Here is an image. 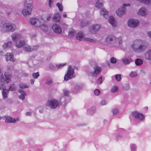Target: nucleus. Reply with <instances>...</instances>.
Returning a JSON list of instances; mask_svg holds the SVG:
<instances>
[{
  "instance_id": "nucleus-31",
  "label": "nucleus",
  "mask_w": 151,
  "mask_h": 151,
  "mask_svg": "<svg viewBox=\"0 0 151 151\" xmlns=\"http://www.w3.org/2000/svg\"><path fill=\"white\" fill-rule=\"evenodd\" d=\"M25 44V41L23 40H20L19 42L16 43V46L18 48H20Z\"/></svg>"
},
{
  "instance_id": "nucleus-28",
  "label": "nucleus",
  "mask_w": 151,
  "mask_h": 151,
  "mask_svg": "<svg viewBox=\"0 0 151 151\" xmlns=\"http://www.w3.org/2000/svg\"><path fill=\"white\" fill-rule=\"evenodd\" d=\"M9 92V90L8 89H3L2 91V94L3 98L6 99L7 98V94Z\"/></svg>"
},
{
  "instance_id": "nucleus-60",
  "label": "nucleus",
  "mask_w": 151,
  "mask_h": 151,
  "mask_svg": "<svg viewBox=\"0 0 151 151\" xmlns=\"http://www.w3.org/2000/svg\"><path fill=\"white\" fill-rule=\"evenodd\" d=\"M26 115L27 116H30L31 115V113L30 112H28L26 113Z\"/></svg>"
},
{
  "instance_id": "nucleus-51",
  "label": "nucleus",
  "mask_w": 151,
  "mask_h": 151,
  "mask_svg": "<svg viewBox=\"0 0 151 151\" xmlns=\"http://www.w3.org/2000/svg\"><path fill=\"white\" fill-rule=\"evenodd\" d=\"M94 93L95 95L98 96L100 93V91L99 89H96L94 90Z\"/></svg>"
},
{
  "instance_id": "nucleus-34",
  "label": "nucleus",
  "mask_w": 151,
  "mask_h": 151,
  "mask_svg": "<svg viewBox=\"0 0 151 151\" xmlns=\"http://www.w3.org/2000/svg\"><path fill=\"white\" fill-rule=\"evenodd\" d=\"M95 108L94 107L90 108L87 111L88 114L89 115L93 114L95 113Z\"/></svg>"
},
{
  "instance_id": "nucleus-16",
  "label": "nucleus",
  "mask_w": 151,
  "mask_h": 151,
  "mask_svg": "<svg viewBox=\"0 0 151 151\" xmlns=\"http://www.w3.org/2000/svg\"><path fill=\"white\" fill-rule=\"evenodd\" d=\"M19 119L18 118H13L10 116H7L6 117L5 121L7 123H15L17 121H18Z\"/></svg>"
},
{
  "instance_id": "nucleus-29",
  "label": "nucleus",
  "mask_w": 151,
  "mask_h": 151,
  "mask_svg": "<svg viewBox=\"0 0 151 151\" xmlns=\"http://www.w3.org/2000/svg\"><path fill=\"white\" fill-rule=\"evenodd\" d=\"M101 0H98L97 2L95 4V6L98 8H101L103 7V4L101 2Z\"/></svg>"
},
{
  "instance_id": "nucleus-49",
  "label": "nucleus",
  "mask_w": 151,
  "mask_h": 151,
  "mask_svg": "<svg viewBox=\"0 0 151 151\" xmlns=\"http://www.w3.org/2000/svg\"><path fill=\"white\" fill-rule=\"evenodd\" d=\"M116 59L114 57H112L110 59V62L111 63L115 64L116 63Z\"/></svg>"
},
{
  "instance_id": "nucleus-53",
  "label": "nucleus",
  "mask_w": 151,
  "mask_h": 151,
  "mask_svg": "<svg viewBox=\"0 0 151 151\" xmlns=\"http://www.w3.org/2000/svg\"><path fill=\"white\" fill-rule=\"evenodd\" d=\"M137 75V74L135 72H132L130 73L129 76L131 77H134L136 76Z\"/></svg>"
},
{
  "instance_id": "nucleus-62",
  "label": "nucleus",
  "mask_w": 151,
  "mask_h": 151,
  "mask_svg": "<svg viewBox=\"0 0 151 151\" xmlns=\"http://www.w3.org/2000/svg\"><path fill=\"white\" fill-rule=\"evenodd\" d=\"M30 81L31 83L32 84H33L34 83V80L33 79H32L30 80Z\"/></svg>"
},
{
  "instance_id": "nucleus-42",
  "label": "nucleus",
  "mask_w": 151,
  "mask_h": 151,
  "mask_svg": "<svg viewBox=\"0 0 151 151\" xmlns=\"http://www.w3.org/2000/svg\"><path fill=\"white\" fill-rule=\"evenodd\" d=\"M16 89V87L14 84H12L8 90L10 91H13L15 90Z\"/></svg>"
},
{
  "instance_id": "nucleus-63",
  "label": "nucleus",
  "mask_w": 151,
  "mask_h": 151,
  "mask_svg": "<svg viewBox=\"0 0 151 151\" xmlns=\"http://www.w3.org/2000/svg\"><path fill=\"white\" fill-rule=\"evenodd\" d=\"M106 63L107 65H108L109 66H110V62L109 61H107L106 62Z\"/></svg>"
},
{
  "instance_id": "nucleus-58",
  "label": "nucleus",
  "mask_w": 151,
  "mask_h": 151,
  "mask_svg": "<svg viewBox=\"0 0 151 151\" xmlns=\"http://www.w3.org/2000/svg\"><path fill=\"white\" fill-rule=\"evenodd\" d=\"M81 24L82 27H83L84 26H85L87 24V23H86L85 22H81Z\"/></svg>"
},
{
  "instance_id": "nucleus-1",
  "label": "nucleus",
  "mask_w": 151,
  "mask_h": 151,
  "mask_svg": "<svg viewBox=\"0 0 151 151\" xmlns=\"http://www.w3.org/2000/svg\"><path fill=\"white\" fill-rule=\"evenodd\" d=\"M147 45L141 40H134L131 45V47L133 51L137 53H141L147 48Z\"/></svg>"
},
{
  "instance_id": "nucleus-10",
  "label": "nucleus",
  "mask_w": 151,
  "mask_h": 151,
  "mask_svg": "<svg viewBox=\"0 0 151 151\" xmlns=\"http://www.w3.org/2000/svg\"><path fill=\"white\" fill-rule=\"evenodd\" d=\"M52 29L54 32L58 34H60L62 32V29L60 26L56 24H53L52 26Z\"/></svg>"
},
{
  "instance_id": "nucleus-57",
  "label": "nucleus",
  "mask_w": 151,
  "mask_h": 151,
  "mask_svg": "<svg viewBox=\"0 0 151 151\" xmlns=\"http://www.w3.org/2000/svg\"><path fill=\"white\" fill-rule=\"evenodd\" d=\"M54 0H49V2H48V5L50 7H51V4H52L53 2V1Z\"/></svg>"
},
{
  "instance_id": "nucleus-52",
  "label": "nucleus",
  "mask_w": 151,
  "mask_h": 151,
  "mask_svg": "<svg viewBox=\"0 0 151 151\" xmlns=\"http://www.w3.org/2000/svg\"><path fill=\"white\" fill-rule=\"evenodd\" d=\"M97 83L99 84H101L102 83V77L101 76L99 77L97 81Z\"/></svg>"
},
{
  "instance_id": "nucleus-35",
  "label": "nucleus",
  "mask_w": 151,
  "mask_h": 151,
  "mask_svg": "<svg viewBox=\"0 0 151 151\" xmlns=\"http://www.w3.org/2000/svg\"><path fill=\"white\" fill-rule=\"evenodd\" d=\"M66 64V63L56 64L55 65L56 67L58 69H60L65 66Z\"/></svg>"
},
{
  "instance_id": "nucleus-56",
  "label": "nucleus",
  "mask_w": 151,
  "mask_h": 151,
  "mask_svg": "<svg viewBox=\"0 0 151 151\" xmlns=\"http://www.w3.org/2000/svg\"><path fill=\"white\" fill-rule=\"evenodd\" d=\"M38 47L39 46L37 45L33 46V47H32V51L37 50L38 49Z\"/></svg>"
},
{
  "instance_id": "nucleus-45",
  "label": "nucleus",
  "mask_w": 151,
  "mask_h": 151,
  "mask_svg": "<svg viewBox=\"0 0 151 151\" xmlns=\"http://www.w3.org/2000/svg\"><path fill=\"white\" fill-rule=\"evenodd\" d=\"M32 76L34 78L37 79L40 76V74L38 72L35 73H32Z\"/></svg>"
},
{
  "instance_id": "nucleus-39",
  "label": "nucleus",
  "mask_w": 151,
  "mask_h": 151,
  "mask_svg": "<svg viewBox=\"0 0 151 151\" xmlns=\"http://www.w3.org/2000/svg\"><path fill=\"white\" fill-rule=\"evenodd\" d=\"M130 147L131 151H136L137 147L135 144H132L130 145Z\"/></svg>"
},
{
  "instance_id": "nucleus-54",
  "label": "nucleus",
  "mask_w": 151,
  "mask_h": 151,
  "mask_svg": "<svg viewBox=\"0 0 151 151\" xmlns=\"http://www.w3.org/2000/svg\"><path fill=\"white\" fill-rule=\"evenodd\" d=\"M49 68L51 70H54L55 69V66L52 64H50L49 65Z\"/></svg>"
},
{
  "instance_id": "nucleus-44",
  "label": "nucleus",
  "mask_w": 151,
  "mask_h": 151,
  "mask_svg": "<svg viewBox=\"0 0 151 151\" xmlns=\"http://www.w3.org/2000/svg\"><path fill=\"white\" fill-rule=\"evenodd\" d=\"M111 111L113 115H116L119 112V111L118 109L114 108Z\"/></svg>"
},
{
  "instance_id": "nucleus-17",
  "label": "nucleus",
  "mask_w": 151,
  "mask_h": 151,
  "mask_svg": "<svg viewBox=\"0 0 151 151\" xmlns=\"http://www.w3.org/2000/svg\"><path fill=\"white\" fill-rule=\"evenodd\" d=\"M144 58L146 60H151V50H149L145 53Z\"/></svg>"
},
{
  "instance_id": "nucleus-8",
  "label": "nucleus",
  "mask_w": 151,
  "mask_h": 151,
  "mask_svg": "<svg viewBox=\"0 0 151 151\" xmlns=\"http://www.w3.org/2000/svg\"><path fill=\"white\" fill-rule=\"evenodd\" d=\"M132 116L134 117V120L136 123L142 121L144 118V116L142 114L137 111H134L132 113Z\"/></svg>"
},
{
  "instance_id": "nucleus-15",
  "label": "nucleus",
  "mask_w": 151,
  "mask_h": 151,
  "mask_svg": "<svg viewBox=\"0 0 151 151\" xmlns=\"http://www.w3.org/2000/svg\"><path fill=\"white\" fill-rule=\"evenodd\" d=\"M31 24L35 25L36 27L41 26V23L39 20L37 18H32L30 21Z\"/></svg>"
},
{
  "instance_id": "nucleus-23",
  "label": "nucleus",
  "mask_w": 151,
  "mask_h": 151,
  "mask_svg": "<svg viewBox=\"0 0 151 151\" xmlns=\"http://www.w3.org/2000/svg\"><path fill=\"white\" fill-rule=\"evenodd\" d=\"M18 91L21 94V95L19 96V99L22 100H24L25 99V96L26 95V93L23 90L20 89L18 90Z\"/></svg>"
},
{
  "instance_id": "nucleus-3",
  "label": "nucleus",
  "mask_w": 151,
  "mask_h": 151,
  "mask_svg": "<svg viewBox=\"0 0 151 151\" xmlns=\"http://www.w3.org/2000/svg\"><path fill=\"white\" fill-rule=\"evenodd\" d=\"M102 68L98 66H96L93 68H89L86 71V73L89 76L96 77L102 71Z\"/></svg>"
},
{
  "instance_id": "nucleus-14",
  "label": "nucleus",
  "mask_w": 151,
  "mask_h": 151,
  "mask_svg": "<svg viewBox=\"0 0 151 151\" xmlns=\"http://www.w3.org/2000/svg\"><path fill=\"white\" fill-rule=\"evenodd\" d=\"M116 37L114 35H109L106 37V41L112 46L114 41L116 40Z\"/></svg>"
},
{
  "instance_id": "nucleus-48",
  "label": "nucleus",
  "mask_w": 151,
  "mask_h": 151,
  "mask_svg": "<svg viewBox=\"0 0 151 151\" xmlns=\"http://www.w3.org/2000/svg\"><path fill=\"white\" fill-rule=\"evenodd\" d=\"M115 78L118 81H119L121 79V75L120 74H116L115 76Z\"/></svg>"
},
{
  "instance_id": "nucleus-47",
  "label": "nucleus",
  "mask_w": 151,
  "mask_h": 151,
  "mask_svg": "<svg viewBox=\"0 0 151 151\" xmlns=\"http://www.w3.org/2000/svg\"><path fill=\"white\" fill-rule=\"evenodd\" d=\"M20 88L22 89H23L24 88H27L28 87V86L25 84L23 83H20L19 85Z\"/></svg>"
},
{
  "instance_id": "nucleus-2",
  "label": "nucleus",
  "mask_w": 151,
  "mask_h": 151,
  "mask_svg": "<svg viewBox=\"0 0 151 151\" xmlns=\"http://www.w3.org/2000/svg\"><path fill=\"white\" fill-rule=\"evenodd\" d=\"M32 0H26L24 2V9L22 10V13L24 16H28L31 13L33 6Z\"/></svg>"
},
{
  "instance_id": "nucleus-59",
  "label": "nucleus",
  "mask_w": 151,
  "mask_h": 151,
  "mask_svg": "<svg viewBox=\"0 0 151 151\" xmlns=\"http://www.w3.org/2000/svg\"><path fill=\"white\" fill-rule=\"evenodd\" d=\"M147 36L150 37V38H151V31H149L147 33Z\"/></svg>"
},
{
  "instance_id": "nucleus-32",
  "label": "nucleus",
  "mask_w": 151,
  "mask_h": 151,
  "mask_svg": "<svg viewBox=\"0 0 151 151\" xmlns=\"http://www.w3.org/2000/svg\"><path fill=\"white\" fill-rule=\"evenodd\" d=\"M135 62L136 65L140 66L142 64L143 61L140 59L137 58L135 60Z\"/></svg>"
},
{
  "instance_id": "nucleus-13",
  "label": "nucleus",
  "mask_w": 151,
  "mask_h": 151,
  "mask_svg": "<svg viewBox=\"0 0 151 151\" xmlns=\"http://www.w3.org/2000/svg\"><path fill=\"white\" fill-rule=\"evenodd\" d=\"M138 20L134 19H129L128 22V24L129 26L132 27H137L139 24Z\"/></svg>"
},
{
  "instance_id": "nucleus-19",
  "label": "nucleus",
  "mask_w": 151,
  "mask_h": 151,
  "mask_svg": "<svg viewBox=\"0 0 151 151\" xmlns=\"http://www.w3.org/2000/svg\"><path fill=\"white\" fill-rule=\"evenodd\" d=\"M108 13V12L104 8L102 9L100 12L101 15H102L106 19H108L109 17Z\"/></svg>"
},
{
  "instance_id": "nucleus-27",
  "label": "nucleus",
  "mask_w": 151,
  "mask_h": 151,
  "mask_svg": "<svg viewBox=\"0 0 151 151\" xmlns=\"http://www.w3.org/2000/svg\"><path fill=\"white\" fill-rule=\"evenodd\" d=\"M109 23L111 24L113 27H115L116 25L114 18L113 17H110L109 19Z\"/></svg>"
},
{
  "instance_id": "nucleus-41",
  "label": "nucleus",
  "mask_w": 151,
  "mask_h": 151,
  "mask_svg": "<svg viewBox=\"0 0 151 151\" xmlns=\"http://www.w3.org/2000/svg\"><path fill=\"white\" fill-rule=\"evenodd\" d=\"M118 87L116 86H115L112 88L111 91L112 92L114 93L118 91Z\"/></svg>"
},
{
  "instance_id": "nucleus-11",
  "label": "nucleus",
  "mask_w": 151,
  "mask_h": 151,
  "mask_svg": "<svg viewBox=\"0 0 151 151\" xmlns=\"http://www.w3.org/2000/svg\"><path fill=\"white\" fill-rule=\"evenodd\" d=\"M101 25L97 24L92 25L90 28V31L91 34H95L100 29Z\"/></svg>"
},
{
  "instance_id": "nucleus-38",
  "label": "nucleus",
  "mask_w": 151,
  "mask_h": 151,
  "mask_svg": "<svg viewBox=\"0 0 151 151\" xmlns=\"http://www.w3.org/2000/svg\"><path fill=\"white\" fill-rule=\"evenodd\" d=\"M75 33V30L73 29H71L69 30L68 36L69 37H72Z\"/></svg>"
},
{
  "instance_id": "nucleus-55",
  "label": "nucleus",
  "mask_w": 151,
  "mask_h": 151,
  "mask_svg": "<svg viewBox=\"0 0 151 151\" xmlns=\"http://www.w3.org/2000/svg\"><path fill=\"white\" fill-rule=\"evenodd\" d=\"M107 102L104 100H102L100 102V104L102 105H104L106 104Z\"/></svg>"
},
{
  "instance_id": "nucleus-33",
  "label": "nucleus",
  "mask_w": 151,
  "mask_h": 151,
  "mask_svg": "<svg viewBox=\"0 0 151 151\" xmlns=\"http://www.w3.org/2000/svg\"><path fill=\"white\" fill-rule=\"evenodd\" d=\"M138 1L147 5H151V0H138Z\"/></svg>"
},
{
  "instance_id": "nucleus-64",
  "label": "nucleus",
  "mask_w": 151,
  "mask_h": 151,
  "mask_svg": "<svg viewBox=\"0 0 151 151\" xmlns=\"http://www.w3.org/2000/svg\"><path fill=\"white\" fill-rule=\"evenodd\" d=\"M51 17L50 16H48L47 17V19L48 20H49L51 18Z\"/></svg>"
},
{
  "instance_id": "nucleus-5",
  "label": "nucleus",
  "mask_w": 151,
  "mask_h": 151,
  "mask_svg": "<svg viewBox=\"0 0 151 151\" xmlns=\"http://www.w3.org/2000/svg\"><path fill=\"white\" fill-rule=\"evenodd\" d=\"M12 77V76L10 73L5 72L4 75L2 74L1 75L0 79L1 83L3 85L6 83L7 84L11 81Z\"/></svg>"
},
{
  "instance_id": "nucleus-6",
  "label": "nucleus",
  "mask_w": 151,
  "mask_h": 151,
  "mask_svg": "<svg viewBox=\"0 0 151 151\" xmlns=\"http://www.w3.org/2000/svg\"><path fill=\"white\" fill-rule=\"evenodd\" d=\"M3 28L4 31L8 32H13L16 28V26L10 23H6L3 24Z\"/></svg>"
},
{
  "instance_id": "nucleus-18",
  "label": "nucleus",
  "mask_w": 151,
  "mask_h": 151,
  "mask_svg": "<svg viewBox=\"0 0 151 151\" xmlns=\"http://www.w3.org/2000/svg\"><path fill=\"white\" fill-rule=\"evenodd\" d=\"M5 56L7 61L10 60L12 61H14V57L12 53H7L6 55Z\"/></svg>"
},
{
  "instance_id": "nucleus-9",
  "label": "nucleus",
  "mask_w": 151,
  "mask_h": 151,
  "mask_svg": "<svg viewBox=\"0 0 151 151\" xmlns=\"http://www.w3.org/2000/svg\"><path fill=\"white\" fill-rule=\"evenodd\" d=\"M130 5L129 4H124L123 6L119 8L116 11V13L118 16L121 17L125 14L126 10V7L130 6Z\"/></svg>"
},
{
  "instance_id": "nucleus-4",
  "label": "nucleus",
  "mask_w": 151,
  "mask_h": 151,
  "mask_svg": "<svg viewBox=\"0 0 151 151\" xmlns=\"http://www.w3.org/2000/svg\"><path fill=\"white\" fill-rule=\"evenodd\" d=\"M76 76L74 69L72 68L70 65H69L67 72L64 77V81H67L72 78H75Z\"/></svg>"
},
{
  "instance_id": "nucleus-12",
  "label": "nucleus",
  "mask_w": 151,
  "mask_h": 151,
  "mask_svg": "<svg viewBox=\"0 0 151 151\" xmlns=\"http://www.w3.org/2000/svg\"><path fill=\"white\" fill-rule=\"evenodd\" d=\"M113 46L121 47L122 45V40L121 37H116Z\"/></svg>"
},
{
  "instance_id": "nucleus-21",
  "label": "nucleus",
  "mask_w": 151,
  "mask_h": 151,
  "mask_svg": "<svg viewBox=\"0 0 151 151\" xmlns=\"http://www.w3.org/2000/svg\"><path fill=\"white\" fill-rule=\"evenodd\" d=\"M138 14L139 15L142 16H144L147 14V10L144 8H142L140 9L139 12Z\"/></svg>"
},
{
  "instance_id": "nucleus-50",
  "label": "nucleus",
  "mask_w": 151,
  "mask_h": 151,
  "mask_svg": "<svg viewBox=\"0 0 151 151\" xmlns=\"http://www.w3.org/2000/svg\"><path fill=\"white\" fill-rule=\"evenodd\" d=\"M53 83L52 80V79H48L47 80L46 83L47 84L50 85Z\"/></svg>"
},
{
  "instance_id": "nucleus-36",
  "label": "nucleus",
  "mask_w": 151,
  "mask_h": 151,
  "mask_svg": "<svg viewBox=\"0 0 151 151\" xmlns=\"http://www.w3.org/2000/svg\"><path fill=\"white\" fill-rule=\"evenodd\" d=\"M24 50L28 52H30L32 51V48L28 46L24 47Z\"/></svg>"
},
{
  "instance_id": "nucleus-24",
  "label": "nucleus",
  "mask_w": 151,
  "mask_h": 151,
  "mask_svg": "<svg viewBox=\"0 0 151 151\" xmlns=\"http://www.w3.org/2000/svg\"><path fill=\"white\" fill-rule=\"evenodd\" d=\"M61 18V16L58 13L55 14L53 17V20L55 22H59Z\"/></svg>"
},
{
  "instance_id": "nucleus-22",
  "label": "nucleus",
  "mask_w": 151,
  "mask_h": 151,
  "mask_svg": "<svg viewBox=\"0 0 151 151\" xmlns=\"http://www.w3.org/2000/svg\"><path fill=\"white\" fill-rule=\"evenodd\" d=\"M84 35L82 32H78L76 35V38L80 41H82L84 39Z\"/></svg>"
},
{
  "instance_id": "nucleus-61",
  "label": "nucleus",
  "mask_w": 151,
  "mask_h": 151,
  "mask_svg": "<svg viewBox=\"0 0 151 151\" xmlns=\"http://www.w3.org/2000/svg\"><path fill=\"white\" fill-rule=\"evenodd\" d=\"M44 111V109L43 108L41 109H40L39 110V111L41 113H43Z\"/></svg>"
},
{
  "instance_id": "nucleus-40",
  "label": "nucleus",
  "mask_w": 151,
  "mask_h": 151,
  "mask_svg": "<svg viewBox=\"0 0 151 151\" xmlns=\"http://www.w3.org/2000/svg\"><path fill=\"white\" fill-rule=\"evenodd\" d=\"M57 6L58 7L59 10L60 12H62L63 11V7L62 6V4L60 3H57L56 4Z\"/></svg>"
},
{
  "instance_id": "nucleus-37",
  "label": "nucleus",
  "mask_w": 151,
  "mask_h": 151,
  "mask_svg": "<svg viewBox=\"0 0 151 151\" xmlns=\"http://www.w3.org/2000/svg\"><path fill=\"white\" fill-rule=\"evenodd\" d=\"M130 88L129 85V84L126 83L122 86V88L124 90H127Z\"/></svg>"
},
{
  "instance_id": "nucleus-7",
  "label": "nucleus",
  "mask_w": 151,
  "mask_h": 151,
  "mask_svg": "<svg viewBox=\"0 0 151 151\" xmlns=\"http://www.w3.org/2000/svg\"><path fill=\"white\" fill-rule=\"evenodd\" d=\"M58 101L54 99H52L48 101L46 104V106L50 108L54 109L57 108L58 106Z\"/></svg>"
},
{
  "instance_id": "nucleus-43",
  "label": "nucleus",
  "mask_w": 151,
  "mask_h": 151,
  "mask_svg": "<svg viewBox=\"0 0 151 151\" xmlns=\"http://www.w3.org/2000/svg\"><path fill=\"white\" fill-rule=\"evenodd\" d=\"M84 40L85 41H88L91 42H95L96 41L95 40L93 39L88 38H84Z\"/></svg>"
},
{
  "instance_id": "nucleus-26",
  "label": "nucleus",
  "mask_w": 151,
  "mask_h": 151,
  "mask_svg": "<svg viewBox=\"0 0 151 151\" xmlns=\"http://www.w3.org/2000/svg\"><path fill=\"white\" fill-rule=\"evenodd\" d=\"M74 89L73 91L74 93L78 92L81 89V86L79 84H76L73 86Z\"/></svg>"
},
{
  "instance_id": "nucleus-20",
  "label": "nucleus",
  "mask_w": 151,
  "mask_h": 151,
  "mask_svg": "<svg viewBox=\"0 0 151 151\" xmlns=\"http://www.w3.org/2000/svg\"><path fill=\"white\" fill-rule=\"evenodd\" d=\"M21 37V35L20 34L16 33H15L12 35V40L14 42H16L17 40L20 38Z\"/></svg>"
},
{
  "instance_id": "nucleus-30",
  "label": "nucleus",
  "mask_w": 151,
  "mask_h": 151,
  "mask_svg": "<svg viewBox=\"0 0 151 151\" xmlns=\"http://www.w3.org/2000/svg\"><path fill=\"white\" fill-rule=\"evenodd\" d=\"M13 45V43L12 42H8L5 43L3 45V47L4 49L9 48L10 47Z\"/></svg>"
},
{
  "instance_id": "nucleus-25",
  "label": "nucleus",
  "mask_w": 151,
  "mask_h": 151,
  "mask_svg": "<svg viewBox=\"0 0 151 151\" xmlns=\"http://www.w3.org/2000/svg\"><path fill=\"white\" fill-rule=\"evenodd\" d=\"M122 60L123 64L125 65H128L133 61L132 59H128L127 58H123L122 59Z\"/></svg>"
},
{
  "instance_id": "nucleus-46",
  "label": "nucleus",
  "mask_w": 151,
  "mask_h": 151,
  "mask_svg": "<svg viewBox=\"0 0 151 151\" xmlns=\"http://www.w3.org/2000/svg\"><path fill=\"white\" fill-rule=\"evenodd\" d=\"M63 92L64 96H68L70 93L69 91L66 89L63 90Z\"/></svg>"
}]
</instances>
